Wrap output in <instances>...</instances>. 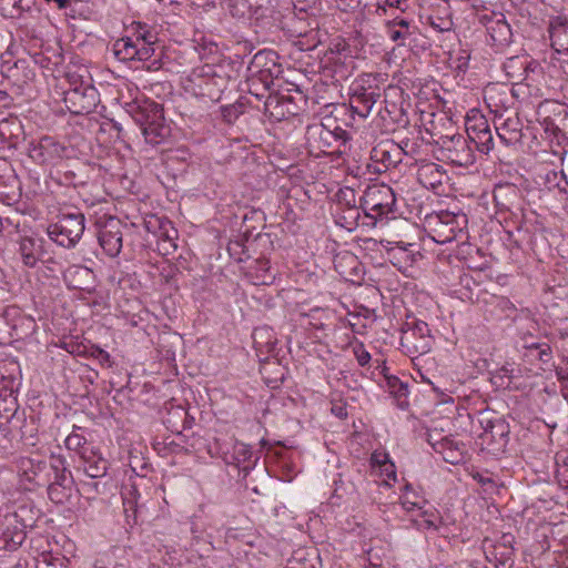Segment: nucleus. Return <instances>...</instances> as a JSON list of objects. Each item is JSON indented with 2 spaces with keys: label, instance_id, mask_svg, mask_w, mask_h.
Returning a JSON list of instances; mask_svg holds the SVG:
<instances>
[{
  "label": "nucleus",
  "instance_id": "7c9ffc66",
  "mask_svg": "<svg viewBox=\"0 0 568 568\" xmlns=\"http://www.w3.org/2000/svg\"><path fill=\"white\" fill-rule=\"evenodd\" d=\"M386 27L389 39L399 42L400 45H405V40L416 31V27L412 26L409 20L399 17L388 21Z\"/></svg>",
  "mask_w": 568,
  "mask_h": 568
},
{
  "label": "nucleus",
  "instance_id": "6e6d98bb",
  "mask_svg": "<svg viewBox=\"0 0 568 568\" xmlns=\"http://www.w3.org/2000/svg\"><path fill=\"white\" fill-rule=\"evenodd\" d=\"M346 213H347V216L344 215L342 219L345 220V223L348 225V227L351 229L353 226L358 225V219L361 216L359 209L356 207V205H353L347 209Z\"/></svg>",
  "mask_w": 568,
  "mask_h": 568
},
{
  "label": "nucleus",
  "instance_id": "13d9d810",
  "mask_svg": "<svg viewBox=\"0 0 568 568\" xmlns=\"http://www.w3.org/2000/svg\"><path fill=\"white\" fill-rule=\"evenodd\" d=\"M338 203H345L347 205V209L353 205H356L354 191L351 189H348L347 191H341V193L338 194Z\"/></svg>",
  "mask_w": 568,
  "mask_h": 568
},
{
  "label": "nucleus",
  "instance_id": "774afa93",
  "mask_svg": "<svg viewBox=\"0 0 568 568\" xmlns=\"http://www.w3.org/2000/svg\"><path fill=\"white\" fill-rule=\"evenodd\" d=\"M371 460L374 466H378L381 468L385 463L384 460H388V455L375 452L372 454Z\"/></svg>",
  "mask_w": 568,
  "mask_h": 568
},
{
  "label": "nucleus",
  "instance_id": "bf43d9fd",
  "mask_svg": "<svg viewBox=\"0 0 568 568\" xmlns=\"http://www.w3.org/2000/svg\"><path fill=\"white\" fill-rule=\"evenodd\" d=\"M499 373L503 374V376H505L506 378L510 379V383L513 382V378H516L519 376V373L520 371L515 368L513 365L510 364H506L504 366H501L499 369H498Z\"/></svg>",
  "mask_w": 568,
  "mask_h": 568
},
{
  "label": "nucleus",
  "instance_id": "bb28decb",
  "mask_svg": "<svg viewBox=\"0 0 568 568\" xmlns=\"http://www.w3.org/2000/svg\"><path fill=\"white\" fill-rule=\"evenodd\" d=\"M548 31L551 47L558 53H568V18L564 16L554 17L550 20Z\"/></svg>",
  "mask_w": 568,
  "mask_h": 568
},
{
  "label": "nucleus",
  "instance_id": "ddd939ff",
  "mask_svg": "<svg viewBox=\"0 0 568 568\" xmlns=\"http://www.w3.org/2000/svg\"><path fill=\"white\" fill-rule=\"evenodd\" d=\"M215 447L217 449V454L222 457L225 464L237 467L244 473V476L248 474L250 469L254 465V462H252L251 447L244 443L237 442L233 438L223 442L216 439Z\"/></svg>",
  "mask_w": 568,
  "mask_h": 568
},
{
  "label": "nucleus",
  "instance_id": "49530a36",
  "mask_svg": "<svg viewBox=\"0 0 568 568\" xmlns=\"http://www.w3.org/2000/svg\"><path fill=\"white\" fill-rule=\"evenodd\" d=\"M466 132L467 139L481 133L486 129L490 128L487 119L481 114H475L473 116H467L466 119Z\"/></svg>",
  "mask_w": 568,
  "mask_h": 568
},
{
  "label": "nucleus",
  "instance_id": "0e129e2a",
  "mask_svg": "<svg viewBox=\"0 0 568 568\" xmlns=\"http://www.w3.org/2000/svg\"><path fill=\"white\" fill-rule=\"evenodd\" d=\"M491 382L498 387L508 388L510 386V379L503 376L498 371L493 375Z\"/></svg>",
  "mask_w": 568,
  "mask_h": 568
},
{
  "label": "nucleus",
  "instance_id": "72a5a7b5",
  "mask_svg": "<svg viewBox=\"0 0 568 568\" xmlns=\"http://www.w3.org/2000/svg\"><path fill=\"white\" fill-rule=\"evenodd\" d=\"M497 135L505 145H514L521 140V125L518 118H508L496 126Z\"/></svg>",
  "mask_w": 568,
  "mask_h": 568
},
{
  "label": "nucleus",
  "instance_id": "a878e982",
  "mask_svg": "<svg viewBox=\"0 0 568 568\" xmlns=\"http://www.w3.org/2000/svg\"><path fill=\"white\" fill-rule=\"evenodd\" d=\"M264 108L265 112H267L270 116L277 121H281L287 115L296 114V106L293 103L292 98L288 95H282L277 93L268 94L264 102Z\"/></svg>",
  "mask_w": 568,
  "mask_h": 568
},
{
  "label": "nucleus",
  "instance_id": "f3484780",
  "mask_svg": "<svg viewBox=\"0 0 568 568\" xmlns=\"http://www.w3.org/2000/svg\"><path fill=\"white\" fill-rule=\"evenodd\" d=\"M26 539L24 529L14 515H6L0 520V551H14Z\"/></svg>",
  "mask_w": 568,
  "mask_h": 568
},
{
  "label": "nucleus",
  "instance_id": "c756f323",
  "mask_svg": "<svg viewBox=\"0 0 568 568\" xmlns=\"http://www.w3.org/2000/svg\"><path fill=\"white\" fill-rule=\"evenodd\" d=\"M93 278V272L82 265H72L63 273V280L68 287L85 291L90 288Z\"/></svg>",
  "mask_w": 568,
  "mask_h": 568
},
{
  "label": "nucleus",
  "instance_id": "423d86ee",
  "mask_svg": "<svg viewBox=\"0 0 568 568\" xmlns=\"http://www.w3.org/2000/svg\"><path fill=\"white\" fill-rule=\"evenodd\" d=\"M426 223L435 234L436 242L447 243L454 241L467 229L468 219L463 212L440 211L428 215Z\"/></svg>",
  "mask_w": 568,
  "mask_h": 568
},
{
  "label": "nucleus",
  "instance_id": "20e7f679",
  "mask_svg": "<svg viewBox=\"0 0 568 568\" xmlns=\"http://www.w3.org/2000/svg\"><path fill=\"white\" fill-rule=\"evenodd\" d=\"M395 194L387 185L368 186L359 201V209L366 217H369L373 225L377 222L388 220V214L394 213Z\"/></svg>",
  "mask_w": 568,
  "mask_h": 568
},
{
  "label": "nucleus",
  "instance_id": "aec40b11",
  "mask_svg": "<svg viewBox=\"0 0 568 568\" xmlns=\"http://www.w3.org/2000/svg\"><path fill=\"white\" fill-rule=\"evenodd\" d=\"M21 385V369L13 358L0 361V399L12 397Z\"/></svg>",
  "mask_w": 568,
  "mask_h": 568
},
{
  "label": "nucleus",
  "instance_id": "ea45409f",
  "mask_svg": "<svg viewBox=\"0 0 568 568\" xmlns=\"http://www.w3.org/2000/svg\"><path fill=\"white\" fill-rule=\"evenodd\" d=\"M400 504L406 511L422 509L425 499L413 488L410 484L404 486V494L400 496Z\"/></svg>",
  "mask_w": 568,
  "mask_h": 568
},
{
  "label": "nucleus",
  "instance_id": "f704fd0d",
  "mask_svg": "<svg viewBox=\"0 0 568 568\" xmlns=\"http://www.w3.org/2000/svg\"><path fill=\"white\" fill-rule=\"evenodd\" d=\"M497 20L488 26V33L497 45H506L511 41L513 32L503 13L496 14Z\"/></svg>",
  "mask_w": 568,
  "mask_h": 568
},
{
  "label": "nucleus",
  "instance_id": "2f4dec72",
  "mask_svg": "<svg viewBox=\"0 0 568 568\" xmlns=\"http://www.w3.org/2000/svg\"><path fill=\"white\" fill-rule=\"evenodd\" d=\"M493 199L499 212L511 211L518 201V191L511 184L497 185L493 191Z\"/></svg>",
  "mask_w": 568,
  "mask_h": 568
},
{
  "label": "nucleus",
  "instance_id": "f03ea898",
  "mask_svg": "<svg viewBox=\"0 0 568 568\" xmlns=\"http://www.w3.org/2000/svg\"><path fill=\"white\" fill-rule=\"evenodd\" d=\"M131 114L134 122L141 128L146 143L155 146L170 136L171 129L165 123L161 104L151 100L139 101L132 106Z\"/></svg>",
  "mask_w": 568,
  "mask_h": 568
},
{
  "label": "nucleus",
  "instance_id": "7ed1b4c3",
  "mask_svg": "<svg viewBox=\"0 0 568 568\" xmlns=\"http://www.w3.org/2000/svg\"><path fill=\"white\" fill-rule=\"evenodd\" d=\"M306 146L310 153L318 156L337 155L345 153L349 134L338 125L331 128L325 123H313L307 125L305 132Z\"/></svg>",
  "mask_w": 568,
  "mask_h": 568
},
{
  "label": "nucleus",
  "instance_id": "338daca9",
  "mask_svg": "<svg viewBox=\"0 0 568 568\" xmlns=\"http://www.w3.org/2000/svg\"><path fill=\"white\" fill-rule=\"evenodd\" d=\"M555 373L558 381H568V366L567 361L564 365H558L555 367Z\"/></svg>",
  "mask_w": 568,
  "mask_h": 568
},
{
  "label": "nucleus",
  "instance_id": "603ef678",
  "mask_svg": "<svg viewBox=\"0 0 568 568\" xmlns=\"http://www.w3.org/2000/svg\"><path fill=\"white\" fill-rule=\"evenodd\" d=\"M474 480H476L486 493H493L497 489V483L491 476H486L483 473L475 471L471 474Z\"/></svg>",
  "mask_w": 568,
  "mask_h": 568
},
{
  "label": "nucleus",
  "instance_id": "c85d7f7f",
  "mask_svg": "<svg viewBox=\"0 0 568 568\" xmlns=\"http://www.w3.org/2000/svg\"><path fill=\"white\" fill-rule=\"evenodd\" d=\"M81 460L84 473L92 479L106 475L109 463L94 449L81 450Z\"/></svg>",
  "mask_w": 568,
  "mask_h": 568
},
{
  "label": "nucleus",
  "instance_id": "09e8293b",
  "mask_svg": "<svg viewBox=\"0 0 568 568\" xmlns=\"http://www.w3.org/2000/svg\"><path fill=\"white\" fill-rule=\"evenodd\" d=\"M173 418H180L182 420V429L191 427V424L189 420V414L183 407H181V406L175 407L172 412L169 413V417L165 420V424H168V427H171L172 430L180 433L181 430L174 424Z\"/></svg>",
  "mask_w": 568,
  "mask_h": 568
},
{
  "label": "nucleus",
  "instance_id": "37998d69",
  "mask_svg": "<svg viewBox=\"0 0 568 568\" xmlns=\"http://www.w3.org/2000/svg\"><path fill=\"white\" fill-rule=\"evenodd\" d=\"M555 462L558 483L561 487L568 488V450L558 452Z\"/></svg>",
  "mask_w": 568,
  "mask_h": 568
},
{
  "label": "nucleus",
  "instance_id": "8fccbe9b",
  "mask_svg": "<svg viewBox=\"0 0 568 568\" xmlns=\"http://www.w3.org/2000/svg\"><path fill=\"white\" fill-rule=\"evenodd\" d=\"M65 447L69 449V450H75L78 452L79 456L81 457V450H87V449H93V447H90L88 445V442L87 439L75 433V432H72L67 438H65Z\"/></svg>",
  "mask_w": 568,
  "mask_h": 568
},
{
  "label": "nucleus",
  "instance_id": "6e6552de",
  "mask_svg": "<svg viewBox=\"0 0 568 568\" xmlns=\"http://www.w3.org/2000/svg\"><path fill=\"white\" fill-rule=\"evenodd\" d=\"M433 336L428 324L413 320L405 322L402 327L400 346L409 355H424L432 349Z\"/></svg>",
  "mask_w": 568,
  "mask_h": 568
},
{
  "label": "nucleus",
  "instance_id": "4be33fe9",
  "mask_svg": "<svg viewBox=\"0 0 568 568\" xmlns=\"http://www.w3.org/2000/svg\"><path fill=\"white\" fill-rule=\"evenodd\" d=\"M428 443L433 449L443 456L446 463L452 465H459L466 460V445L462 442L455 440L452 437H443L439 440H433L429 435Z\"/></svg>",
  "mask_w": 568,
  "mask_h": 568
},
{
  "label": "nucleus",
  "instance_id": "39448f33",
  "mask_svg": "<svg viewBox=\"0 0 568 568\" xmlns=\"http://www.w3.org/2000/svg\"><path fill=\"white\" fill-rule=\"evenodd\" d=\"M85 217L81 212L61 213L57 222L48 226L49 237L58 245L72 248L84 233Z\"/></svg>",
  "mask_w": 568,
  "mask_h": 568
},
{
  "label": "nucleus",
  "instance_id": "de8ad7c7",
  "mask_svg": "<svg viewBox=\"0 0 568 568\" xmlns=\"http://www.w3.org/2000/svg\"><path fill=\"white\" fill-rule=\"evenodd\" d=\"M230 11L233 17L248 18L253 16V3L250 0H229Z\"/></svg>",
  "mask_w": 568,
  "mask_h": 568
},
{
  "label": "nucleus",
  "instance_id": "4c0bfd02",
  "mask_svg": "<svg viewBox=\"0 0 568 568\" xmlns=\"http://www.w3.org/2000/svg\"><path fill=\"white\" fill-rule=\"evenodd\" d=\"M329 61L333 63V74L332 77L336 81H343L348 79L352 75L354 61L352 58L347 55H342L341 52L329 58Z\"/></svg>",
  "mask_w": 568,
  "mask_h": 568
},
{
  "label": "nucleus",
  "instance_id": "c03bdc74",
  "mask_svg": "<svg viewBox=\"0 0 568 568\" xmlns=\"http://www.w3.org/2000/svg\"><path fill=\"white\" fill-rule=\"evenodd\" d=\"M526 356L535 357L542 364L550 363L552 358L551 347L547 343H532L526 346Z\"/></svg>",
  "mask_w": 568,
  "mask_h": 568
},
{
  "label": "nucleus",
  "instance_id": "1a4fd4ad",
  "mask_svg": "<svg viewBox=\"0 0 568 568\" xmlns=\"http://www.w3.org/2000/svg\"><path fill=\"white\" fill-rule=\"evenodd\" d=\"M18 475L21 481L33 487H44L52 480L51 457L49 459L37 456H23L17 460Z\"/></svg>",
  "mask_w": 568,
  "mask_h": 568
},
{
  "label": "nucleus",
  "instance_id": "4468645a",
  "mask_svg": "<svg viewBox=\"0 0 568 568\" xmlns=\"http://www.w3.org/2000/svg\"><path fill=\"white\" fill-rule=\"evenodd\" d=\"M123 225L116 217H109L104 223L99 226L98 240L102 250L110 257H115L120 254L123 244L122 230Z\"/></svg>",
  "mask_w": 568,
  "mask_h": 568
},
{
  "label": "nucleus",
  "instance_id": "a211bd4d",
  "mask_svg": "<svg viewBox=\"0 0 568 568\" xmlns=\"http://www.w3.org/2000/svg\"><path fill=\"white\" fill-rule=\"evenodd\" d=\"M537 116L546 132L556 133L560 130L559 122L568 116V105L554 100H545L537 108Z\"/></svg>",
  "mask_w": 568,
  "mask_h": 568
},
{
  "label": "nucleus",
  "instance_id": "9d476101",
  "mask_svg": "<svg viewBox=\"0 0 568 568\" xmlns=\"http://www.w3.org/2000/svg\"><path fill=\"white\" fill-rule=\"evenodd\" d=\"M440 149L445 158L456 166H469L476 158L471 141L463 134L440 138Z\"/></svg>",
  "mask_w": 568,
  "mask_h": 568
},
{
  "label": "nucleus",
  "instance_id": "69168bd1",
  "mask_svg": "<svg viewBox=\"0 0 568 568\" xmlns=\"http://www.w3.org/2000/svg\"><path fill=\"white\" fill-rule=\"evenodd\" d=\"M355 355L361 366L367 365L371 361V354L366 352L363 347L355 349Z\"/></svg>",
  "mask_w": 568,
  "mask_h": 568
},
{
  "label": "nucleus",
  "instance_id": "e433bc0d",
  "mask_svg": "<svg viewBox=\"0 0 568 568\" xmlns=\"http://www.w3.org/2000/svg\"><path fill=\"white\" fill-rule=\"evenodd\" d=\"M133 34L131 36L134 41L143 48H155L158 42L156 33L145 23L134 22L132 24Z\"/></svg>",
  "mask_w": 568,
  "mask_h": 568
},
{
  "label": "nucleus",
  "instance_id": "393cba45",
  "mask_svg": "<svg viewBox=\"0 0 568 568\" xmlns=\"http://www.w3.org/2000/svg\"><path fill=\"white\" fill-rule=\"evenodd\" d=\"M18 252L26 266L34 267L45 254L44 241L30 236L21 237Z\"/></svg>",
  "mask_w": 568,
  "mask_h": 568
},
{
  "label": "nucleus",
  "instance_id": "3c124183",
  "mask_svg": "<svg viewBox=\"0 0 568 568\" xmlns=\"http://www.w3.org/2000/svg\"><path fill=\"white\" fill-rule=\"evenodd\" d=\"M13 445L11 439L10 427H0V457H4L12 452Z\"/></svg>",
  "mask_w": 568,
  "mask_h": 568
},
{
  "label": "nucleus",
  "instance_id": "473e14b6",
  "mask_svg": "<svg viewBox=\"0 0 568 568\" xmlns=\"http://www.w3.org/2000/svg\"><path fill=\"white\" fill-rule=\"evenodd\" d=\"M2 74L11 80L13 84L21 88L33 79L34 73L27 65L26 60H18L12 65H2Z\"/></svg>",
  "mask_w": 568,
  "mask_h": 568
},
{
  "label": "nucleus",
  "instance_id": "58836bf2",
  "mask_svg": "<svg viewBox=\"0 0 568 568\" xmlns=\"http://www.w3.org/2000/svg\"><path fill=\"white\" fill-rule=\"evenodd\" d=\"M34 560L36 568H68V559L60 552L42 551Z\"/></svg>",
  "mask_w": 568,
  "mask_h": 568
},
{
  "label": "nucleus",
  "instance_id": "cd10ccee",
  "mask_svg": "<svg viewBox=\"0 0 568 568\" xmlns=\"http://www.w3.org/2000/svg\"><path fill=\"white\" fill-rule=\"evenodd\" d=\"M445 179V170L434 162L424 163L417 170V180L426 189L437 190L443 185Z\"/></svg>",
  "mask_w": 568,
  "mask_h": 568
},
{
  "label": "nucleus",
  "instance_id": "e2e57ef3",
  "mask_svg": "<svg viewBox=\"0 0 568 568\" xmlns=\"http://www.w3.org/2000/svg\"><path fill=\"white\" fill-rule=\"evenodd\" d=\"M298 3H304L303 6L294 4V9L298 11L301 14H307V10L315 7L317 3H320V0H296Z\"/></svg>",
  "mask_w": 568,
  "mask_h": 568
},
{
  "label": "nucleus",
  "instance_id": "680f3d73",
  "mask_svg": "<svg viewBox=\"0 0 568 568\" xmlns=\"http://www.w3.org/2000/svg\"><path fill=\"white\" fill-rule=\"evenodd\" d=\"M385 462L386 463H384L382 465V467L379 468L381 473L389 479L390 478L396 479V467H395L394 463L389 459L385 460Z\"/></svg>",
  "mask_w": 568,
  "mask_h": 568
},
{
  "label": "nucleus",
  "instance_id": "5fc2aeb1",
  "mask_svg": "<svg viewBox=\"0 0 568 568\" xmlns=\"http://www.w3.org/2000/svg\"><path fill=\"white\" fill-rule=\"evenodd\" d=\"M242 113V105L230 104L222 108V116L227 123H233Z\"/></svg>",
  "mask_w": 568,
  "mask_h": 568
},
{
  "label": "nucleus",
  "instance_id": "052dcab7",
  "mask_svg": "<svg viewBox=\"0 0 568 568\" xmlns=\"http://www.w3.org/2000/svg\"><path fill=\"white\" fill-rule=\"evenodd\" d=\"M342 11H351L358 8L362 0H335Z\"/></svg>",
  "mask_w": 568,
  "mask_h": 568
},
{
  "label": "nucleus",
  "instance_id": "f257e3e1",
  "mask_svg": "<svg viewBox=\"0 0 568 568\" xmlns=\"http://www.w3.org/2000/svg\"><path fill=\"white\" fill-rule=\"evenodd\" d=\"M231 75L224 64H203L194 68L185 82V90L196 98L217 102L227 89Z\"/></svg>",
  "mask_w": 568,
  "mask_h": 568
},
{
  "label": "nucleus",
  "instance_id": "412c9836",
  "mask_svg": "<svg viewBox=\"0 0 568 568\" xmlns=\"http://www.w3.org/2000/svg\"><path fill=\"white\" fill-rule=\"evenodd\" d=\"M253 3V16L260 26L264 28L280 27L283 14L278 9V0H250Z\"/></svg>",
  "mask_w": 568,
  "mask_h": 568
},
{
  "label": "nucleus",
  "instance_id": "4d7b16f0",
  "mask_svg": "<svg viewBox=\"0 0 568 568\" xmlns=\"http://www.w3.org/2000/svg\"><path fill=\"white\" fill-rule=\"evenodd\" d=\"M90 354L93 358L98 359L100 362V364H102V365L106 364L108 366L111 365L109 353L105 352L104 349H102L101 347H99V346L91 347Z\"/></svg>",
  "mask_w": 568,
  "mask_h": 568
},
{
  "label": "nucleus",
  "instance_id": "dca6fc26",
  "mask_svg": "<svg viewBox=\"0 0 568 568\" xmlns=\"http://www.w3.org/2000/svg\"><path fill=\"white\" fill-rule=\"evenodd\" d=\"M65 146L52 136H42L29 148L30 158L40 164H55L64 156Z\"/></svg>",
  "mask_w": 568,
  "mask_h": 568
},
{
  "label": "nucleus",
  "instance_id": "0eeeda50",
  "mask_svg": "<svg viewBox=\"0 0 568 568\" xmlns=\"http://www.w3.org/2000/svg\"><path fill=\"white\" fill-rule=\"evenodd\" d=\"M71 87L64 91L63 102L73 114H89L99 103L97 89L74 75L69 77Z\"/></svg>",
  "mask_w": 568,
  "mask_h": 568
},
{
  "label": "nucleus",
  "instance_id": "a18cd8bd",
  "mask_svg": "<svg viewBox=\"0 0 568 568\" xmlns=\"http://www.w3.org/2000/svg\"><path fill=\"white\" fill-rule=\"evenodd\" d=\"M469 141H471V145L474 144L476 149L484 154H488L494 148V139L490 128L471 136Z\"/></svg>",
  "mask_w": 568,
  "mask_h": 568
},
{
  "label": "nucleus",
  "instance_id": "a19ab883",
  "mask_svg": "<svg viewBox=\"0 0 568 568\" xmlns=\"http://www.w3.org/2000/svg\"><path fill=\"white\" fill-rule=\"evenodd\" d=\"M387 387L389 389V393L393 394L397 400L400 408L407 407L408 403L406 400L408 395V386L407 384L403 383L398 377L396 376H387L386 377Z\"/></svg>",
  "mask_w": 568,
  "mask_h": 568
},
{
  "label": "nucleus",
  "instance_id": "f8f14e48",
  "mask_svg": "<svg viewBox=\"0 0 568 568\" xmlns=\"http://www.w3.org/2000/svg\"><path fill=\"white\" fill-rule=\"evenodd\" d=\"M479 423L484 430L480 438L487 445L488 452L493 455L503 454L509 442V424L501 417L483 418Z\"/></svg>",
  "mask_w": 568,
  "mask_h": 568
},
{
  "label": "nucleus",
  "instance_id": "c9c22d12",
  "mask_svg": "<svg viewBox=\"0 0 568 568\" xmlns=\"http://www.w3.org/2000/svg\"><path fill=\"white\" fill-rule=\"evenodd\" d=\"M159 224L160 232L158 234V250L162 255H170L178 248L175 243L176 230L170 225V223L162 224L159 220H155Z\"/></svg>",
  "mask_w": 568,
  "mask_h": 568
},
{
  "label": "nucleus",
  "instance_id": "79ce46f5",
  "mask_svg": "<svg viewBox=\"0 0 568 568\" xmlns=\"http://www.w3.org/2000/svg\"><path fill=\"white\" fill-rule=\"evenodd\" d=\"M18 410L17 399L12 397H2L0 399V427H9V424Z\"/></svg>",
  "mask_w": 568,
  "mask_h": 568
},
{
  "label": "nucleus",
  "instance_id": "5701e85b",
  "mask_svg": "<svg viewBox=\"0 0 568 568\" xmlns=\"http://www.w3.org/2000/svg\"><path fill=\"white\" fill-rule=\"evenodd\" d=\"M51 466H52V480L50 484H47L48 495L51 500H55L58 498L59 487L61 488H70L73 483V478L71 471L68 470L65 466V460L61 456H51Z\"/></svg>",
  "mask_w": 568,
  "mask_h": 568
},
{
  "label": "nucleus",
  "instance_id": "864d4df0",
  "mask_svg": "<svg viewBox=\"0 0 568 568\" xmlns=\"http://www.w3.org/2000/svg\"><path fill=\"white\" fill-rule=\"evenodd\" d=\"M407 7V0H377V11L386 12L387 8H396L404 12Z\"/></svg>",
  "mask_w": 568,
  "mask_h": 568
},
{
  "label": "nucleus",
  "instance_id": "2eb2a0df",
  "mask_svg": "<svg viewBox=\"0 0 568 568\" xmlns=\"http://www.w3.org/2000/svg\"><path fill=\"white\" fill-rule=\"evenodd\" d=\"M112 52L120 62H145L155 55V48H143L132 37H122L113 42Z\"/></svg>",
  "mask_w": 568,
  "mask_h": 568
},
{
  "label": "nucleus",
  "instance_id": "b1692460",
  "mask_svg": "<svg viewBox=\"0 0 568 568\" xmlns=\"http://www.w3.org/2000/svg\"><path fill=\"white\" fill-rule=\"evenodd\" d=\"M406 154L405 148L394 141L381 142L372 150V159L382 162L385 168H396Z\"/></svg>",
  "mask_w": 568,
  "mask_h": 568
},
{
  "label": "nucleus",
  "instance_id": "6ab92c4d",
  "mask_svg": "<svg viewBox=\"0 0 568 568\" xmlns=\"http://www.w3.org/2000/svg\"><path fill=\"white\" fill-rule=\"evenodd\" d=\"M351 95V108L352 111L358 114L361 118H367L375 103L381 99V90L378 87H364L356 84Z\"/></svg>",
  "mask_w": 568,
  "mask_h": 568
},
{
  "label": "nucleus",
  "instance_id": "9b49d317",
  "mask_svg": "<svg viewBox=\"0 0 568 568\" xmlns=\"http://www.w3.org/2000/svg\"><path fill=\"white\" fill-rule=\"evenodd\" d=\"M264 55L261 52L254 55L252 64L248 68L250 74L245 81L247 92L257 100H266L267 95L272 94L270 91L274 84L272 70L271 68L262 65Z\"/></svg>",
  "mask_w": 568,
  "mask_h": 568
}]
</instances>
